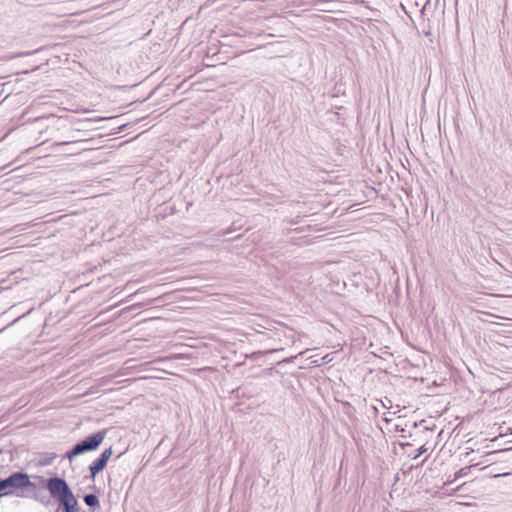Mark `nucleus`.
Here are the masks:
<instances>
[{"label":"nucleus","instance_id":"obj_1","mask_svg":"<svg viewBox=\"0 0 512 512\" xmlns=\"http://www.w3.org/2000/svg\"><path fill=\"white\" fill-rule=\"evenodd\" d=\"M107 431V429H101L86 436L65 453V458H67L69 462H72L73 459L79 455L97 450L105 439Z\"/></svg>","mask_w":512,"mask_h":512},{"label":"nucleus","instance_id":"obj_2","mask_svg":"<svg viewBox=\"0 0 512 512\" xmlns=\"http://www.w3.org/2000/svg\"><path fill=\"white\" fill-rule=\"evenodd\" d=\"M32 478L39 493H45V490L48 491L47 498H50V504L57 493L68 483L64 477L54 472L50 473L49 477L33 474Z\"/></svg>","mask_w":512,"mask_h":512},{"label":"nucleus","instance_id":"obj_3","mask_svg":"<svg viewBox=\"0 0 512 512\" xmlns=\"http://www.w3.org/2000/svg\"><path fill=\"white\" fill-rule=\"evenodd\" d=\"M58 504L55 512H80L81 507L72 488L67 483L59 493L52 499Z\"/></svg>","mask_w":512,"mask_h":512},{"label":"nucleus","instance_id":"obj_4","mask_svg":"<svg viewBox=\"0 0 512 512\" xmlns=\"http://www.w3.org/2000/svg\"><path fill=\"white\" fill-rule=\"evenodd\" d=\"M23 486H22V497L21 498H30L34 501L40 503L41 505L47 507L50 505V498H47L46 493H39L35 481L32 478V475L24 472Z\"/></svg>","mask_w":512,"mask_h":512},{"label":"nucleus","instance_id":"obj_5","mask_svg":"<svg viewBox=\"0 0 512 512\" xmlns=\"http://www.w3.org/2000/svg\"><path fill=\"white\" fill-rule=\"evenodd\" d=\"M112 454V447L106 448L94 461L91 462L88 467L90 473L89 478L94 480L96 476L105 469Z\"/></svg>","mask_w":512,"mask_h":512},{"label":"nucleus","instance_id":"obj_6","mask_svg":"<svg viewBox=\"0 0 512 512\" xmlns=\"http://www.w3.org/2000/svg\"><path fill=\"white\" fill-rule=\"evenodd\" d=\"M8 481L10 482V489L12 496L22 497V486L24 478V471H14L8 476Z\"/></svg>","mask_w":512,"mask_h":512},{"label":"nucleus","instance_id":"obj_7","mask_svg":"<svg viewBox=\"0 0 512 512\" xmlns=\"http://www.w3.org/2000/svg\"><path fill=\"white\" fill-rule=\"evenodd\" d=\"M84 503L89 507L91 511H95L100 508L99 497L95 493H88L83 496Z\"/></svg>","mask_w":512,"mask_h":512},{"label":"nucleus","instance_id":"obj_8","mask_svg":"<svg viewBox=\"0 0 512 512\" xmlns=\"http://www.w3.org/2000/svg\"><path fill=\"white\" fill-rule=\"evenodd\" d=\"M57 454L54 452H45L40 454V458L36 462L37 467L49 466L56 459Z\"/></svg>","mask_w":512,"mask_h":512},{"label":"nucleus","instance_id":"obj_9","mask_svg":"<svg viewBox=\"0 0 512 512\" xmlns=\"http://www.w3.org/2000/svg\"><path fill=\"white\" fill-rule=\"evenodd\" d=\"M0 492L3 497L12 496L8 477L0 479Z\"/></svg>","mask_w":512,"mask_h":512},{"label":"nucleus","instance_id":"obj_10","mask_svg":"<svg viewBox=\"0 0 512 512\" xmlns=\"http://www.w3.org/2000/svg\"><path fill=\"white\" fill-rule=\"evenodd\" d=\"M473 467V465H470V466H465L461 469H459L455 474H454V478L452 481H448L446 484H450L452 483L453 481H456L457 479L459 478H462V477H466L469 475L470 471H471V468Z\"/></svg>","mask_w":512,"mask_h":512},{"label":"nucleus","instance_id":"obj_11","mask_svg":"<svg viewBox=\"0 0 512 512\" xmlns=\"http://www.w3.org/2000/svg\"><path fill=\"white\" fill-rule=\"evenodd\" d=\"M283 348L281 349H268L266 351H255L253 353H251L248 357L253 359V360H257L259 359L261 356L265 355V354H269V353H274V352H278V351H282Z\"/></svg>","mask_w":512,"mask_h":512},{"label":"nucleus","instance_id":"obj_12","mask_svg":"<svg viewBox=\"0 0 512 512\" xmlns=\"http://www.w3.org/2000/svg\"><path fill=\"white\" fill-rule=\"evenodd\" d=\"M428 451V448L426 447L425 444L421 445L415 452L414 456L412 457V459H417L419 458L421 455H423L424 453H426Z\"/></svg>","mask_w":512,"mask_h":512},{"label":"nucleus","instance_id":"obj_13","mask_svg":"<svg viewBox=\"0 0 512 512\" xmlns=\"http://www.w3.org/2000/svg\"><path fill=\"white\" fill-rule=\"evenodd\" d=\"M303 352H300L298 355H295V356H291V357H287L285 359H283L282 361H279L277 364H282V363H291L293 362L299 355H302Z\"/></svg>","mask_w":512,"mask_h":512},{"label":"nucleus","instance_id":"obj_14","mask_svg":"<svg viewBox=\"0 0 512 512\" xmlns=\"http://www.w3.org/2000/svg\"><path fill=\"white\" fill-rule=\"evenodd\" d=\"M79 142L80 141H64V142L55 143V145H76Z\"/></svg>","mask_w":512,"mask_h":512},{"label":"nucleus","instance_id":"obj_15","mask_svg":"<svg viewBox=\"0 0 512 512\" xmlns=\"http://www.w3.org/2000/svg\"><path fill=\"white\" fill-rule=\"evenodd\" d=\"M4 329H5V328L0 329V333H1Z\"/></svg>","mask_w":512,"mask_h":512}]
</instances>
